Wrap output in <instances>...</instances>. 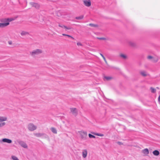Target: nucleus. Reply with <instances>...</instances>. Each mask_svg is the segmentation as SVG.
Segmentation results:
<instances>
[{"mask_svg":"<svg viewBox=\"0 0 160 160\" xmlns=\"http://www.w3.org/2000/svg\"><path fill=\"white\" fill-rule=\"evenodd\" d=\"M158 101L159 102V103L160 104V95H159L158 98Z\"/></svg>","mask_w":160,"mask_h":160,"instance_id":"nucleus-35","label":"nucleus"},{"mask_svg":"<svg viewBox=\"0 0 160 160\" xmlns=\"http://www.w3.org/2000/svg\"><path fill=\"white\" fill-rule=\"evenodd\" d=\"M29 34V33L27 32L22 31L21 33V35L22 36L27 35Z\"/></svg>","mask_w":160,"mask_h":160,"instance_id":"nucleus-17","label":"nucleus"},{"mask_svg":"<svg viewBox=\"0 0 160 160\" xmlns=\"http://www.w3.org/2000/svg\"><path fill=\"white\" fill-rule=\"evenodd\" d=\"M17 142L22 147L25 148H28L27 145L24 141L20 140H18L17 141Z\"/></svg>","mask_w":160,"mask_h":160,"instance_id":"nucleus-5","label":"nucleus"},{"mask_svg":"<svg viewBox=\"0 0 160 160\" xmlns=\"http://www.w3.org/2000/svg\"><path fill=\"white\" fill-rule=\"evenodd\" d=\"M30 4L33 7H35L36 9H38L40 8V5L39 4L34 2H30Z\"/></svg>","mask_w":160,"mask_h":160,"instance_id":"nucleus-6","label":"nucleus"},{"mask_svg":"<svg viewBox=\"0 0 160 160\" xmlns=\"http://www.w3.org/2000/svg\"><path fill=\"white\" fill-rule=\"evenodd\" d=\"M34 134L37 137H40L43 136H47L45 134L43 133H34Z\"/></svg>","mask_w":160,"mask_h":160,"instance_id":"nucleus-13","label":"nucleus"},{"mask_svg":"<svg viewBox=\"0 0 160 160\" xmlns=\"http://www.w3.org/2000/svg\"><path fill=\"white\" fill-rule=\"evenodd\" d=\"M42 52V51L41 49H37L33 50L30 52V55L33 57H35L36 55L41 54Z\"/></svg>","mask_w":160,"mask_h":160,"instance_id":"nucleus-1","label":"nucleus"},{"mask_svg":"<svg viewBox=\"0 0 160 160\" xmlns=\"http://www.w3.org/2000/svg\"><path fill=\"white\" fill-rule=\"evenodd\" d=\"M142 152L145 155H147L149 154V152L148 148L144 149L142 150Z\"/></svg>","mask_w":160,"mask_h":160,"instance_id":"nucleus-16","label":"nucleus"},{"mask_svg":"<svg viewBox=\"0 0 160 160\" xmlns=\"http://www.w3.org/2000/svg\"><path fill=\"white\" fill-rule=\"evenodd\" d=\"M91 133L93 135L100 137H103L104 136V135L102 134L97 133L94 132H91Z\"/></svg>","mask_w":160,"mask_h":160,"instance_id":"nucleus-19","label":"nucleus"},{"mask_svg":"<svg viewBox=\"0 0 160 160\" xmlns=\"http://www.w3.org/2000/svg\"><path fill=\"white\" fill-rule=\"evenodd\" d=\"M100 55L102 56V58H103L104 57V56L101 53H100Z\"/></svg>","mask_w":160,"mask_h":160,"instance_id":"nucleus-38","label":"nucleus"},{"mask_svg":"<svg viewBox=\"0 0 160 160\" xmlns=\"http://www.w3.org/2000/svg\"><path fill=\"white\" fill-rule=\"evenodd\" d=\"M81 139L83 140H85L87 138V134L86 132L81 131L79 132Z\"/></svg>","mask_w":160,"mask_h":160,"instance_id":"nucleus-3","label":"nucleus"},{"mask_svg":"<svg viewBox=\"0 0 160 160\" xmlns=\"http://www.w3.org/2000/svg\"><path fill=\"white\" fill-rule=\"evenodd\" d=\"M28 130L31 131H33L37 128V126L34 125L32 123H29L28 125Z\"/></svg>","mask_w":160,"mask_h":160,"instance_id":"nucleus-4","label":"nucleus"},{"mask_svg":"<svg viewBox=\"0 0 160 160\" xmlns=\"http://www.w3.org/2000/svg\"><path fill=\"white\" fill-rule=\"evenodd\" d=\"M6 142L8 143H11L12 141L11 139L8 138H3L2 140V142Z\"/></svg>","mask_w":160,"mask_h":160,"instance_id":"nucleus-10","label":"nucleus"},{"mask_svg":"<svg viewBox=\"0 0 160 160\" xmlns=\"http://www.w3.org/2000/svg\"><path fill=\"white\" fill-rule=\"evenodd\" d=\"M51 130L52 132L54 133L57 134V130L55 128H51Z\"/></svg>","mask_w":160,"mask_h":160,"instance_id":"nucleus-21","label":"nucleus"},{"mask_svg":"<svg viewBox=\"0 0 160 160\" xmlns=\"http://www.w3.org/2000/svg\"><path fill=\"white\" fill-rule=\"evenodd\" d=\"M129 45L132 47H135L136 46V43L132 41H129L128 42Z\"/></svg>","mask_w":160,"mask_h":160,"instance_id":"nucleus-11","label":"nucleus"},{"mask_svg":"<svg viewBox=\"0 0 160 160\" xmlns=\"http://www.w3.org/2000/svg\"><path fill=\"white\" fill-rule=\"evenodd\" d=\"M58 26L62 28H64L66 29V30H70L71 29V28L69 27H67L66 26H64L63 25L61 24H59Z\"/></svg>","mask_w":160,"mask_h":160,"instance_id":"nucleus-14","label":"nucleus"},{"mask_svg":"<svg viewBox=\"0 0 160 160\" xmlns=\"http://www.w3.org/2000/svg\"><path fill=\"white\" fill-rule=\"evenodd\" d=\"M102 58H103V59H104V61L105 62V63L106 64H107H107H108V62H107V61H106V58H105V57H103Z\"/></svg>","mask_w":160,"mask_h":160,"instance_id":"nucleus-33","label":"nucleus"},{"mask_svg":"<svg viewBox=\"0 0 160 160\" xmlns=\"http://www.w3.org/2000/svg\"><path fill=\"white\" fill-rule=\"evenodd\" d=\"M9 24V22H6L5 23H0V28H3L8 26Z\"/></svg>","mask_w":160,"mask_h":160,"instance_id":"nucleus-12","label":"nucleus"},{"mask_svg":"<svg viewBox=\"0 0 160 160\" xmlns=\"http://www.w3.org/2000/svg\"><path fill=\"white\" fill-rule=\"evenodd\" d=\"M71 112L75 116H76L78 113V110L76 108H72L70 109Z\"/></svg>","mask_w":160,"mask_h":160,"instance_id":"nucleus-7","label":"nucleus"},{"mask_svg":"<svg viewBox=\"0 0 160 160\" xmlns=\"http://www.w3.org/2000/svg\"><path fill=\"white\" fill-rule=\"evenodd\" d=\"M120 56L124 59H126L127 58V56L123 54H120Z\"/></svg>","mask_w":160,"mask_h":160,"instance_id":"nucleus-22","label":"nucleus"},{"mask_svg":"<svg viewBox=\"0 0 160 160\" xmlns=\"http://www.w3.org/2000/svg\"><path fill=\"white\" fill-rule=\"evenodd\" d=\"M11 158L12 160H19L17 157L14 155L12 156Z\"/></svg>","mask_w":160,"mask_h":160,"instance_id":"nucleus-24","label":"nucleus"},{"mask_svg":"<svg viewBox=\"0 0 160 160\" xmlns=\"http://www.w3.org/2000/svg\"><path fill=\"white\" fill-rule=\"evenodd\" d=\"M67 36L68 37V38H71L72 39H74V38L72 37V36L70 35H67Z\"/></svg>","mask_w":160,"mask_h":160,"instance_id":"nucleus-34","label":"nucleus"},{"mask_svg":"<svg viewBox=\"0 0 160 160\" xmlns=\"http://www.w3.org/2000/svg\"><path fill=\"white\" fill-rule=\"evenodd\" d=\"M77 45L78 46H82V44L81 42H77Z\"/></svg>","mask_w":160,"mask_h":160,"instance_id":"nucleus-32","label":"nucleus"},{"mask_svg":"<svg viewBox=\"0 0 160 160\" xmlns=\"http://www.w3.org/2000/svg\"><path fill=\"white\" fill-rule=\"evenodd\" d=\"M88 136H89V138H95V137L94 136L92 135L91 134H88Z\"/></svg>","mask_w":160,"mask_h":160,"instance_id":"nucleus-29","label":"nucleus"},{"mask_svg":"<svg viewBox=\"0 0 160 160\" xmlns=\"http://www.w3.org/2000/svg\"><path fill=\"white\" fill-rule=\"evenodd\" d=\"M152 153L155 156H156L158 155L159 154V152L157 150H155Z\"/></svg>","mask_w":160,"mask_h":160,"instance_id":"nucleus-20","label":"nucleus"},{"mask_svg":"<svg viewBox=\"0 0 160 160\" xmlns=\"http://www.w3.org/2000/svg\"><path fill=\"white\" fill-rule=\"evenodd\" d=\"M112 78L110 76H105L104 78V80L109 81Z\"/></svg>","mask_w":160,"mask_h":160,"instance_id":"nucleus-18","label":"nucleus"},{"mask_svg":"<svg viewBox=\"0 0 160 160\" xmlns=\"http://www.w3.org/2000/svg\"><path fill=\"white\" fill-rule=\"evenodd\" d=\"M82 156L83 158H86L87 156L88 151L87 149H84L82 150Z\"/></svg>","mask_w":160,"mask_h":160,"instance_id":"nucleus-8","label":"nucleus"},{"mask_svg":"<svg viewBox=\"0 0 160 160\" xmlns=\"http://www.w3.org/2000/svg\"><path fill=\"white\" fill-rule=\"evenodd\" d=\"M13 19L12 18H8L7 19H5V22H9L11 21H12Z\"/></svg>","mask_w":160,"mask_h":160,"instance_id":"nucleus-27","label":"nucleus"},{"mask_svg":"<svg viewBox=\"0 0 160 160\" xmlns=\"http://www.w3.org/2000/svg\"><path fill=\"white\" fill-rule=\"evenodd\" d=\"M140 74L143 77H146L149 74L145 71H142L140 72Z\"/></svg>","mask_w":160,"mask_h":160,"instance_id":"nucleus-15","label":"nucleus"},{"mask_svg":"<svg viewBox=\"0 0 160 160\" xmlns=\"http://www.w3.org/2000/svg\"><path fill=\"white\" fill-rule=\"evenodd\" d=\"M2 142V140H0V142Z\"/></svg>","mask_w":160,"mask_h":160,"instance_id":"nucleus-40","label":"nucleus"},{"mask_svg":"<svg viewBox=\"0 0 160 160\" xmlns=\"http://www.w3.org/2000/svg\"><path fill=\"white\" fill-rule=\"evenodd\" d=\"M158 60V59L157 58H154L153 57V58L152 60V61L154 62H156Z\"/></svg>","mask_w":160,"mask_h":160,"instance_id":"nucleus-26","label":"nucleus"},{"mask_svg":"<svg viewBox=\"0 0 160 160\" xmlns=\"http://www.w3.org/2000/svg\"><path fill=\"white\" fill-rule=\"evenodd\" d=\"M62 35H63V36H67V35H68V34H62Z\"/></svg>","mask_w":160,"mask_h":160,"instance_id":"nucleus-36","label":"nucleus"},{"mask_svg":"<svg viewBox=\"0 0 160 160\" xmlns=\"http://www.w3.org/2000/svg\"><path fill=\"white\" fill-rule=\"evenodd\" d=\"M88 25L90 26L96 28L98 27V25L97 24H94L93 23H90Z\"/></svg>","mask_w":160,"mask_h":160,"instance_id":"nucleus-23","label":"nucleus"},{"mask_svg":"<svg viewBox=\"0 0 160 160\" xmlns=\"http://www.w3.org/2000/svg\"><path fill=\"white\" fill-rule=\"evenodd\" d=\"M157 89H158V88L157 87Z\"/></svg>","mask_w":160,"mask_h":160,"instance_id":"nucleus-41","label":"nucleus"},{"mask_svg":"<svg viewBox=\"0 0 160 160\" xmlns=\"http://www.w3.org/2000/svg\"><path fill=\"white\" fill-rule=\"evenodd\" d=\"M7 120L6 117L0 116V128H2L5 125L6 123L4 122L6 121Z\"/></svg>","mask_w":160,"mask_h":160,"instance_id":"nucleus-2","label":"nucleus"},{"mask_svg":"<svg viewBox=\"0 0 160 160\" xmlns=\"http://www.w3.org/2000/svg\"><path fill=\"white\" fill-rule=\"evenodd\" d=\"M11 43H12L11 42H9V44H11Z\"/></svg>","mask_w":160,"mask_h":160,"instance_id":"nucleus-39","label":"nucleus"},{"mask_svg":"<svg viewBox=\"0 0 160 160\" xmlns=\"http://www.w3.org/2000/svg\"><path fill=\"white\" fill-rule=\"evenodd\" d=\"M85 6L89 7L91 5V2L90 0H84L83 1Z\"/></svg>","mask_w":160,"mask_h":160,"instance_id":"nucleus-9","label":"nucleus"},{"mask_svg":"<svg viewBox=\"0 0 160 160\" xmlns=\"http://www.w3.org/2000/svg\"><path fill=\"white\" fill-rule=\"evenodd\" d=\"M118 143L119 145H120L121 144V142H118Z\"/></svg>","mask_w":160,"mask_h":160,"instance_id":"nucleus-37","label":"nucleus"},{"mask_svg":"<svg viewBox=\"0 0 160 160\" xmlns=\"http://www.w3.org/2000/svg\"><path fill=\"white\" fill-rule=\"evenodd\" d=\"M153 57L151 56H149L148 57V58L149 59H152Z\"/></svg>","mask_w":160,"mask_h":160,"instance_id":"nucleus-31","label":"nucleus"},{"mask_svg":"<svg viewBox=\"0 0 160 160\" xmlns=\"http://www.w3.org/2000/svg\"><path fill=\"white\" fill-rule=\"evenodd\" d=\"M83 18V16L81 15L79 17H77L75 18V19L77 20H81Z\"/></svg>","mask_w":160,"mask_h":160,"instance_id":"nucleus-25","label":"nucleus"},{"mask_svg":"<svg viewBox=\"0 0 160 160\" xmlns=\"http://www.w3.org/2000/svg\"><path fill=\"white\" fill-rule=\"evenodd\" d=\"M99 40H106V38H97Z\"/></svg>","mask_w":160,"mask_h":160,"instance_id":"nucleus-30","label":"nucleus"},{"mask_svg":"<svg viewBox=\"0 0 160 160\" xmlns=\"http://www.w3.org/2000/svg\"><path fill=\"white\" fill-rule=\"evenodd\" d=\"M150 89L152 93H154L156 92V90L152 87Z\"/></svg>","mask_w":160,"mask_h":160,"instance_id":"nucleus-28","label":"nucleus"}]
</instances>
